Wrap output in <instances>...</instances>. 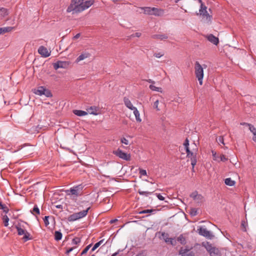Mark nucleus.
Returning <instances> with one entry per match:
<instances>
[{"label": "nucleus", "mask_w": 256, "mask_h": 256, "mask_svg": "<svg viewBox=\"0 0 256 256\" xmlns=\"http://www.w3.org/2000/svg\"><path fill=\"white\" fill-rule=\"evenodd\" d=\"M190 160L191 164L192 166V170H194V166L196 165L197 162L196 158H192L190 159Z\"/></svg>", "instance_id": "obj_39"}, {"label": "nucleus", "mask_w": 256, "mask_h": 256, "mask_svg": "<svg viewBox=\"0 0 256 256\" xmlns=\"http://www.w3.org/2000/svg\"><path fill=\"white\" fill-rule=\"evenodd\" d=\"M122 250H118L116 252L114 253L111 256H116L120 252H122Z\"/></svg>", "instance_id": "obj_56"}, {"label": "nucleus", "mask_w": 256, "mask_h": 256, "mask_svg": "<svg viewBox=\"0 0 256 256\" xmlns=\"http://www.w3.org/2000/svg\"><path fill=\"white\" fill-rule=\"evenodd\" d=\"M27 223L24 222V224H18L16 226V228L18 232V234L19 236L24 235L22 240L24 242L31 239L30 233L25 229L24 224H26Z\"/></svg>", "instance_id": "obj_3"}, {"label": "nucleus", "mask_w": 256, "mask_h": 256, "mask_svg": "<svg viewBox=\"0 0 256 256\" xmlns=\"http://www.w3.org/2000/svg\"><path fill=\"white\" fill-rule=\"evenodd\" d=\"M140 174L141 176H146L147 173H146V170H143V169H140Z\"/></svg>", "instance_id": "obj_48"}, {"label": "nucleus", "mask_w": 256, "mask_h": 256, "mask_svg": "<svg viewBox=\"0 0 256 256\" xmlns=\"http://www.w3.org/2000/svg\"><path fill=\"white\" fill-rule=\"evenodd\" d=\"M2 28V33L10 32L14 29V28L11 27V26L4 27V28Z\"/></svg>", "instance_id": "obj_34"}, {"label": "nucleus", "mask_w": 256, "mask_h": 256, "mask_svg": "<svg viewBox=\"0 0 256 256\" xmlns=\"http://www.w3.org/2000/svg\"><path fill=\"white\" fill-rule=\"evenodd\" d=\"M212 154L213 160L218 162H220L219 156L217 155L216 152H215L214 150H212Z\"/></svg>", "instance_id": "obj_33"}, {"label": "nucleus", "mask_w": 256, "mask_h": 256, "mask_svg": "<svg viewBox=\"0 0 256 256\" xmlns=\"http://www.w3.org/2000/svg\"><path fill=\"white\" fill-rule=\"evenodd\" d=\"M56 208H62V206L60 205V204L57 205L56 206Z\"/></svg>", "instance_id": "obj_61"}, {"label": "nucleus", "mask_w": 256, "mask_h": 256, "mask_svg": "<svg viewBox=\"0 0 256 256\" xmlns=\"http://www.w3.org/2000/svg\"><path fill=\"white\" fill-rule=\"evenodd\" d=\"M3 220L4 222V226H7L8 224L9 218L6 215H5L3 217Z\"/></svg>", "instance_id": "obj_37"}, {"label": "nucleus", "mask_w": 256, "mask_h": 256, "mask_svg": "<svg viewBox=\"0 0 256 256\" xmlns=\"http://www.w3.org/2000/svg\"><path fill=\"white\" fill-rule=\"evenodd\" d=\"M33 212H36V214H40V209L37 205H34V208L32 209V213L34 214Z\"/></svg>", "instance_id": "obj_36"}, {"label": "nucleus", "mask_w": 256, "mask_h": 256, "mask_svg": "<svg viewBox=\"0 0 256 256\" xmlns=\"http://www.w3.org/2000/svg\"><path fill=\"white\" fill-rule=\"evenodd\" d=\"M74 114L78 116H84L88 114V112L82 110H74Z\"/></svg>", "instance_id": "obj_22"}, {"label": "nucleus", "mask_w": 256, "mask_h": 256, "mask_svg": "<svg viewBox=\"0 0 256 256\" xmlns=\"http://www.w3.org/2000/svg\"><path fill=\"white\" fill-rule=\"evenodd\" d=\"M240 124V125H242V126H248L249 128H250L251 127V126H252V124L247 123V122H241Z\"/></svg>", "instance_id": "obj_53"}, {"label": "nucleus", "mask_w": 256, "mask_h": 256, "mask_svg": "<svg viewBox=\"0 0 256 256\" xmlns=\"http://www.w3.org/2000/svg\"><path fill=\"white\" fill-rule=\"evenodd\" d=\"M120 142L126 145H128L129 144L128 140L127 139H126L125 138H122Z\"/></svg>", "instance_id": "obj_46"}, {"label": "nucleus", "mask_w": 256, "mask_h": 256, "mask_svg": "<svg viewBox=\"0 0 256 256\" xmlns=\"http://www.w3.org/2000/svg\"><path fill=\"white\" fill-rule=\"evenodd\" d=\"M147 82H148L149 83H154V81L150 79L147 80Z\"/></svg>", "instance_id": "obj_60"}, {"label": "nucleus", "mask_w": 256, "mask_h": 256, "mask_svg": "<svg viewBox=\"0 0 256 256\" xmlns=\"http://www.w3.org/2000/svg\"><path fill=\"white\" fill-rule=\"evenodd\" d=\"M34 94L39 96L44 95L46 97H51L52 94L44 86H39L37 90H35Z\"/></svg>", "instance_id": "obj_9"}, {"label": "nucleus", "mask_w": 256, "mask_h": 256, "mask_svg": "<svg viewBox=\"0 0 256 256\" xmlns=\"http://www.w3.org/2000/svg\"><path fill=\"white\" fill-rule=\"evenodd\" d=\"M168 242L172 246H175L176 243V240L174 238H170Z\"/></svg>", "instance_id": "obj_43"}, {"label": "nucleus", "mask_w": 256, "mask_h": 256, "mask_svg": "<svg viewBox=\"0 0 256 256\" xmlns=\"http://www.w3.org/2000/svg\"><path fill=\"white\" fill-rule=\"evenodd\" d=\"M133 112L135 116L136 120L138 122H141L142 120L140 118V114L137 108H136L134 110H133Z\"/></svg>", "instance_id": "obj_23"}, {"label": "nucleus", "mask_w": 256, "mask_h": 256, "mask_svg": "<svg viewBox=\"0 0 256 256\" xmlns=\"http://www.w3.org/2000/svg\"><path fill=\"white\" fill-rule=\"evenodd\" d=\"M177 241L182 244H184L186 243V238L182 234L177 238Z\"/></svg>", "instance_id": "obj_27"}, {"label": "nucleus", "mask_w": 256, "mask_h": 256, "mask_svg": "<svg viewBox=\"0 0 256 256\" xmlns=\"http://www.w3.org/2000/svg\"><path fill=\"white\" fill-rule=\"evenodd\" d=\"M162 236H163L164 240L166 242H169V240L170 238L168 237V234H165L164 232L162 234Z\"/></svg>", "instance_id": "obj_40"}, {"label": "nucleus", "mask_w": 256, "mask_h": 256, "mask_svg": "<svg viewBox=\"0 0 256 256\" xmlns=\"http://www.w3.org/2000/svg\"><path fill=\"white\" fill-rule=\"evenodd\" d=\"M38 53L44 58L48 57L50 56V52L48 51L46 48L44 46H40L38 49Z\"/></svg>", "instance_id": "obj_14"}, {"label": "nucleus", "mask_w": 256, "mask_h": 256, "mask_svg": "<svg viewBox=\"0 0 256 256\" xmlns=\"http://www.w3.org/2000/svg\"><path fill=\"white\" fill-rule=\"evenodd\" d=\"M184 148L186 150V152H190V148H189V141L188 138L184 141Z\"/></svg>", "instance_id": "obj_29"}, {"label": "nucleus", "mask_w": 256, "mask_h": 256, "mask_svg": "<svg viewBox=\"0 0 256 256\" xmlns=\"http://www.w3.org/2000/svg\"><path fill=\"white\" fill-rule=\"evenodd\" d=\"M88 113L96 116L98 114V108L96 106H90L87 109Z\"/></svg>", "instance_id": "obj_19"}, {"label": "nucleus", "mask_w": 256, "mask_h": 256, "mask_svg": "<svg viewBox=\"0 0 256 256\" xmlns=\"http://www.w3.org/2000/svg\"><path fill=\"white\" fill-rule=\"evenodd\" d=\"M90 209V207H88L85 210L70 215L68 218V221L74 222L85 217L87 215Z\"/></svg>", "instance_id": "obj_6"}, {"label": "nucleus", "mask_w": 256, "mask_h": 256, "mask_svg": "<svg viewBox=\"0 0 256 256\" xmlns=\"http://www.w3.org/2000/svg\"><path fill=\"white\" fill-rule=\"evenodd\" d=\"M80 186H76L74 188H70V190H66V192L68 195H74L76 196H78V188Z\"/></svg>", "instance_id": "obj_16"}, {"label": "nucleus", "mask_w": 256, "mask_h": 256, "mask_svg": "<svg viewBox=\"0 0 256 256\" xmlns=\"http://www.w3.org/2000/svg\"><path fill=\"white\" fill-rule=\"evenodd\" d=\"M190 214L192 216H196L198 214L197 210L195 208H191L190 212Z\"/></svg>", "instance_id": "obj_35"}, {"label": "nucleus", "mask_w": 256, "mask_h": 256, "mask_svg": "<svg viewBox=\"0 0 256 256\" xmlns=\"http://www.w3.org/2000/svg\"><path fill=\"white\" fill-rule=\"evenodd\" d=\"M150 88L154 91L158 92H162V90L161 88L156 87L154 85L150 84L149 86Z\"/></svg>", "instance_id": "obj_28"}, {"label": "nucleus", "mask_w": 256, "mask_h": 256, "mask_svg": "<svg viewBox=\"0 0 256 256\" xmlns=\"http://www.w3.org/2000/svg\"><path fill=\"white\" fill-rule=\"evenodd\" d=\"M152 38L154 39H158L160 40H163L164 39H167L168 36L166 34H154L152 36Z\"/></svg>", "instance_id": "obj_21"}, {"label": "nucleus", "mask_w": 256, "mask_h": 256, "mask_svg": "<svg viewBox=\"0 0 256 256\" xmlns=\"http://www.w3.org/2000/svg\"><path fill=\"white\" fill-rule=\"evenodd\" d=\"M113 2H120V1L121 0H112Z\"/></svg>", "instance_id": "obj_62"}, {"label": "nucleus", "mask_w": 256, "mask_h": 256, "mask_svg": "<svg viewBox=\"0 0 256 256\" xmlns=\"http://www.w3.org/2000/svg\"><path fill=\"white\" fill-rule=\"evenodd\" d=\"M138 194L140 195H144L146 196H148L150 195H151L153 192H150L148 191H142L141 190H138Z\"/></svg>", "instance_id": "obj_30"}, {"label": "nucleus", "mask_w": 256, "mask_h": 256, "mask_svg": "<svg viewBox=\"0 0 256 256\" xmlns=\"http://www.w3.org/2000/svg\"><path fill=\"white\" fill-rule=\"evenodd\" d=\"M207 40L214 45H217L219 42L218 38L214 36L212 34H210L206 36Z\"/></svg>", "instance_id": "obj_17"}, {"label": "nucleus", "mask_w": 256, "mask_h": 256, "mask_svg": "<svg viewBox=\"0 0 256 256\" xmlns=\"http://www.w3.org/2000/svg\"><path fill=\"white\" fill-rule=\"evenodd\" d=\"M179 254L180 256H194L193 252L188 248H182L179 251Z\"/></svg>", "instance_id": "obj_15"}, {"label": "nucleus", "mask_w": 256, "mask_h": 256, "mask_svg": "<svg viewBox=\"0 0 256 256\" xmlns=\"http://www.w3.org/2000/svg\"><path fill=\"white\" fill-rule=\"evenodd\" d=\"M191 146H193L192 150H190V152H186L187 156L190 158V159L192 158H196L198 148H196V146L194 142L192 143Z\"/></svg>", "instance_id": "obj_13"}, {"label": "nucleus", "mask_w": 256, "mask_h": 256, "mask_svg": "<svg viewBox=\"0 0 256 256\" xmlns=\"http://www.w3.org/2000/svg\"><path fill=\"white\" fill-rule=\"evenodd\" d=\"M194 72L196 78L198 79L200 85L202 84V80L204 78V67L199 63L198 62H195Z\"/></svg>", "instance_id": "obj_5"}, {"label": "nucleus", "mask_w": 256, "mask_h": 256, "mask_svg": "<svg viewBox=\"0 0 256 256\" xmlns=\"http://www.w3.org/2000/svg\"><path fill=\"white\" fill-rule=\"evenodd\" d=\"M80 33L77 34L76 36H74L73 39H74V40H76V39H77V38H80Z\"/></svg>", "instance_id": "obj_58"}, {"label": "nucleus", "mask_w": 256, "mask_h": 256, "mask_svg": "<svg viewBox=\"0 0 256 256\" xmlns=\"http://www.w3.org/2000/svg\"><path fill=\"white\" fill-rule=\"evenodd\" d=\"M224 183L226 185L232 186L235 184L236 182L234 180H232L231 178H228L225 179Z\"/></svg>", "instance_id": "obj_24"}, {"label": "nucleus", "mask_w": 256, "mask_h": 256, "mask_svg": "<svg viewBox=\"0 0 256 256\" xmlns=\"http://www.w3.org/2000/svg\"><path fill=\"white\" fill-rule=\"evenodd\" d=\"M154 210H142L140 212H139V214H147V213H150L152 212H153Z\"/></svg>", "instance_id": "obj_45"}, {"label": "nucleus", "mask_w": 256, "mask_h": 256, "mask_svg": "<svg viewBox=\"0 0 256 256\" xmlns=\"http://www.w3.org/2000/svg\"><path fill=\"white\" fill-rule=\"evenodd\" d=\"M104 240H100L98 242L96 243L92 248L91 250L94 252L95 250L104 242Z\"/></svg>", "instance_id": "obj_32"}, {"label": "nucleus", "mask_w": 256, "mask_h": 256, "mask_svg": "<svg viewBox=\"0 0 256 256\" xmlns=\"http://www.w3.org/2000/svg\"><path fill=\"white\" fill-rule=\"evenodd\" d=\"M198 231L200 235L204 236L206 238L212 239L214 236L212 233L204 227H200V228L198 229Z\"/></svg>", "instance_id": "obj_8"}, {"label": "nucleus", "mask_w": 256, "mask_h": 256, "mask_svg": "<svg viewBox=\"0 0 256 256\" xmlns=\"http://www.w3.org/2000/svg\"><path fill=\"white\" fill-rule=\"evenodd\" d=\"M0 12H2V14H3L4 15L7 14V10L5 8H0Z\"/></svg>", "instance_id": "obj_51"}, {"label": "nucleus", "mask_w": 256, "mask_h": 256, "mask_svg": "<svg viewBox=\"0 0 256 256\" xmlns=\"http://www.w3.org/2000/svg\"><path fill=\"white\" fill-rule=\"evenodd\" d=\"M74 249V248H68L66 250V254H68L71 252H72L73 250Z\"/></svg>", "instance_id": "obj_54"}, {"label": "nucleus", "mask_w": 256, "mask_h": 256, "mask_svg": "<svg viewBox=\"0 0 256 256\" xmlns=\"http://www.w3.org/2000/svg\"><path fill=\"white\" fill-rule=\"evenodd\" d=\"M62 233L60 231H56L54 232V239L56 241H58L62 238Z\"/></svg>", "instance_id": "obj_26"}, {"label": "nucleus", "mask_w": 256, "mask_h": 256, "mask_svg": "<svg viewBox=\"0 0 256 256\" xmlns=\"http://www.w3.org/2000/svg\"><path fill=\"white\" fill-rule=\"evenodd\" d=\"M207 8L204 5L203 3L200 4V8L199 9L198 12H196L197 16H202L204 18H206L208 23H210L212 22V16L210 15L206 10Z\"/></svg>", "instance_id": "obj_7"}, {"label": "nucleus", "mask_w": 256, "mask_h": 256, "mask_svg": "<svg viewBox=\"0 0 256 256\" xmlns=\"http://www.w3.org/2000/svg\"><path fill=\"white\" fill-rule=\"evenodd\" d=\"M50 218L49 216H45L44 218V224L46 226H47L49 224V221H48V218Z\"/></svg>", "instance_id": "obj_42"}, {"label": "nucleus", "mask_w": 256, "mask_h": 256, "mask_svg": "<svg viewBox=\"0 0 256 256\" xmlns=\"http://www.w3.org/2000/svg\"><path fill=\"white\" fill-rule=\"evenodd\" d=\"M144 10V12L148 15H154L155 16H162L164 14V10L161 8L151 7H142L140 8Z\"/></svg>", "instance_id": "obj_2"}, {"label": "nucleus", "mask_w": 256, "mask_h": 256, "mask_svg": "<svg viewBox=\"0 0 256 256\" xmlns=\"http://www.w3.org/2000/svg\"><path fill=\"white\" fill-rule=\"evenodd\" d=\"M124 102L125 106L130 110H134L136 107L134 106L132 104L130 100L126 97H124Z\"/></svg>", "instance_id": "obj_18"}, {"label": "nucleus", "mask_w": 256, "mask_h": 256, "mask_svg": "<svg viewBox=\"0 0 256 256\" xmlns=\"http://www.w3.org/2000/svg\"><path fill=\"white\" fill-rule=\"evenodd\" d=\"M80 242V240L79 238L76 237L72 240V244H77Z\"/></svg>", "instance_id": "obj_38"}, {"label": "nucleus", "mask_w": 256, "mask_h": 256, "mask_svg": "<svg viewBox=\"0 0 256 256\" xmlns=\"http://www.w3.org/2000/svg\"><path fill=\"white\" fill-rule=\"evenodd\" d=\"M202 246L206 250L210 256H221V252L218 248L214 246L210 242H203Z\"/></svg>", "instance_id": "obj_4"}, {"label": "nucleus", "mask_w": 256, "mask_h": 256, "mask_svg": "<svg viewBox=\"0 0 256 256\" xmlns=\"http://www.w3.org/2000/svg\"><path fill=\"white\" fill-rule=\"evenodd\" d=\"M114 154L116 156H118L120 158L126 160H130V154L123 152L120 148H118L116 150L114 151Z\"/></svg>", "instance_id": "obj_10"}, {"label": "nucleus", "mask_w": 256, "mask_h": 256, "mask_svg": "<svg viewBox=\"0 0 256 256\" xmlns=\"http://www.w3.org/2000/svg\"><path fill=\"white\" fill-rule=\"evenodd\" d=\"M136 256H140V254H137Z\"/></svg>", "instance_id": "obj_64"}, {"label": "nucleus", "mask_w": 256, "mask_h": 256, "mask_svg": "<svg viewBox=\"0 0 256 256\" xmlns=\"http://www.w3.org/2000/svg\"><path fill=\"white\" fill-rule=\"evenodd\" d=\"M90 56V54L88 52H84L76 58V62H79L84 60L86 58H88Z\"/></svg>", "instance_id": "obj_20"}, {"label": "nucleus", "mask_w": 256, "mask_h": 256, "mask_svg": "<svg viewBox=\"0 0 256 256\" xmlns=\"http://www.w3.org/2000/svg\"><path fill=\"white\" fill-rule=\"evenodd\" d=\"M249 130L253 134L252 140L256 142V128L252 125L250 128Z\"/></svg>", "instance_id": "obj_25"}, {"label": "nucleus", "mask_w": 256, "mask_h": 256, "mask_svg": "<svg viewBox=\"0 0 256 256\" xmlns=\"http://www.w3.org/2000/svg\"><path fill=\"white\" fill-rule=\"evenodd\" d=\"M90 246H91V244H89L88 246H86L84 248V250L82 251V252L81 253V255H83L84 254H86L88 252V251L89 250V249L90 248Z\"/></svg>", "instance_id": "obj_41"}, {"label": "nucleus", "mask_w": 256, "mask_h": 256, "mask_svg": "<svg viewBox=\"0 0 256 256\" xmlns=\"http://www.w3.org/2000/svg\"><path fill=\"white\" fill-rule=\"evenodd\" d=\"M68 62L66 61H58L54 64V68L55 70L59 68H66L68 66Z\"/></svg>", "instance_id": "obj_12"}, {"label": "nucleus", "mask_w": 256, "mask_h": 256, "mask_svg": "<svg viewBox=\"0 0 256 256\" xmlns=\"http://www.w3.org/2000/svg\"><path fill=\"white\" fill-rule=\"evenodd\" d=\"M156 194L159 200H164V198L160 194Z\"/></svg>", "instance_id": "obj_50"}, {"label": "nucleus", "mask_w": 256, "mask_h": 256, "mask_svg": "<svg viewBox=\"0 0 256 256\" xmlns=\"http://www.w3.org/2000/svg\"><path fill=\"white\" fill-rule=\"evenodd\" d=\"M241 226L242 227H243L244 228V230L246 231V222L244 221L243 220L242 222Z\"/></svg>", "instance_id": "obj_57"}, {"label": "nucleus", "mask_w": 256, "mask_h": 256, "mask_svg": "<svg viewBox=\"0 0 256 256\" xmlns=\"http://www.w3.org/2000/svg\"><path fill=\"white\" fill-rule=\"evenodd\" d=\"M192 198L198 204H202L204 200V197L200 194H198L197 191H194L190 194Z\"/></svg>", "instance_id": "obj_11"}, {"label": "nucleus", "mask_w": 256, "mask_h": 256, "mask_svg": "<svg viewBox=\"0 0 256 256\" xmlns=\"http://www.w3.org/2000/svg\"><path fill=\"white\" fill-rule=\"evenodd\" d=\"M218 143H220V144H224V138L222 136H220L218 138Z\"/></svg>", "instance_id": "obj_52"}, {"label": "nucleus", "mask_w": 256, "mask_h": 256, "mask_svg": "<svg viewBox=\"0 0 256 256\" xmlns=\"http://www.w3.org/2000/svg\"><path fill=\"white\" fill-rule=\"evenodd\" d=\"M2 28H0V34H2Z\"/></svg>", "instance_id": "obj_63"}, {"label": "nucleus", "mask_w": 256, "mask_h": 256, "mask_svg": "<svg viewBox=\"0 0 256 256\" xmlns=\"http://www.w3.org/2000/svg\"><path fill=\"white\" fill-rule=\"evenodd\" d=\"M228 160V158H226V156L224 154L221 155L219 157L220 162V161L226 162V161Z\"/></svg>", "instance_id": "obj_47"}, {"label": "nucleus", "mask_w": 256, "mask_h": 256, "mask_svg": "<svg viewBox=\"0 0 256 256\" xmlns=\"http://www.w3.org/2000/svg\"><path fill=\"white\" fill-rule=\"evenodd\" d=\"M158 100H156L154 104V108H156L158 111H159L160 110V109L158 107Z\"/></svg>", "instance_id": "obj_44"}, {"label": "nucleus", "mask_w": 256, "mask_h": 256, "mask_svg": "<svg viewBox=\"0 0 256 256\" xmlns=\"http://www.w3.org/2000/svg\"><path fill=\"white\" fill-rule=\"evenodd\" d=\"M0 209L2 210L6 214H7L9 211L8 208L2 202H0Z\"/></svg>", "instance_id": "obj_31"}, {"label": "nucleus", "mask_w": 256, "mask_h": 256, "mask_svg": "<svg viewBox=\"0 0 256 256\" xmlns=\"http://www.w3.org/2000/svg\"><path fill=\"white\" fill-rule=\"evenodd\" d=\"M164 55V53H161V52H158V53H154V56L157 58H161L162 56H163Z\"/></svg>", "instance_id": "obj_49"}, {"label": "nucleus", "mask_w": 256, "mask_h": 256, "mask_svg": "<svg viewBox=\"0 0 256 256\" xmlns=\"http://www.w3.org/2000/svg\"><path fill=\"white\" fill-rule=\"evenodd\" d=\"M116 221H118V220L116 218L113 219V220H110V223L113 224V223L116 222Z\"/></svg>", "instance_id": "obj_59"}, {"label": "nucleus", "mask_w": 256, "mask_h": 256, "mask_svg": "<svg viewBox=\"0 0 256 256\" xmlns=\"http://www.w3.org/2000/svg\"><path fill=\"white\" fill-rule=\"evenodd\" d=\"M92 0H72L66 12L72 14L80 12L90 8L94 4Z\"/></svg>", "instance_id": "obj_1"}, {"label": "nucleus", "mask_w": 256, "mask_h": 256, "mask_svg": "<svg viewBox=\"0 0 256 256\" xmlns=\"http://www.w3.org/2000/svg\"><path fill=\"white\" fill-rule=\"evenodd\" d=\"M142 34L140 32H136V34H132V36H136V37H140L141 36Z\"/></svg>", "instance_id": "obj_55"}]
</instances>
